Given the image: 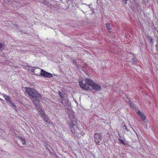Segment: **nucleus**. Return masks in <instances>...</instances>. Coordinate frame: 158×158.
Segmentation results:
<instances>
[{
	"label": "nucleus",
	"mask_w": 158,
	"mask_h": 158,
	"mask_svg": "<svg viewBox=\"0 0 158 158\" xmlns=\"http://www.w3.org/2000/svg\"><path fill=\"white\" fill-rule=\"evenodd\" d=\"M128 0H125V2H124L125 4H127V1Z\"/></svg>",
	"instance_id": "obj_18"
},
{
	"label": "nucleus",
	"mask_w": 158,
	"mask_h": 158,
	"mask_svg": "<svg viewBox=\"0 0 158 158\" xmlns=\"http://www.w3.org/2000/svg\"><path fill=\"white\" fill-rule=\"evenodd\" d=\"M59 94L60 96V99L62 100L61 103L63 104V101L65 99L67 95L65 93H61L60 91L59 93Z\"/></svg>",
	"instance_id": "obj_8"
},
{
	"label": "nucleus",
	"mask_w": 158,
	"mask_h": 158,
	"mask_svg": "<svg viewBox=\"0 0 158 158\" xmlns=\"http://www.w3.org/2000/svg\"><path fill=\"white\" fill-rule=\"evenodd\" d=\"M119 142L120 143H121L122 144H123L124 145H126L127 144L124 141L123 139L119 138L118 139Z\"/></svg>",
	"instance_id": "obj_10"
},
{
	"label": "nucleus",
	"mask_w": 158,
	"mask_h": 158,
	"mask_svg": "<svg viewBox=\"0 0 158 158\" xmlns=\"http://www.w3.org/2000/svg\"><path fill=\"white\" fill-rule=\"evenodd\" d=\"M40 72V74L45 77L49 78L53 76L52 74L46 72L42 69L41 70Z\"/></svg>",
	"instance_id": "obj_6"
},
{
	"label": "nucleus",
	"mask_w": 158,
	"mask_h": 158,
	"mask_svg": "<svg viewBox=\"0 0 158 158\" xmlns=\"http://www.w3.org/2000/svg\"><path fill=\"white\" fill-rule=\"evenodd\" d=\"M10 103L12 105V106H13V107H14V108H16V106H15V105L12 102V101L10 102Z\"/></svg>",
	"instance_id": "obj_14"
},
{
	"label": "nucleus",
	"mask_w": 158,
	"mask_h": 158,
	"mask_svg": "<svg viewBox=\"0 0 158 158\" xmlns=\"http://www.w3.org/2000/svg\"><path fill=\"white\" fill-rule=\"evenodd\" d=\"M78 83L80 87L85 90H90V86L94 90L98 91L101 89V86L89 78H86L84 79L80 80Z\"/></svg>",
	"instance_id": "obj_1"
},
{
	"label": "nucleus",
	"mask_w": 158,
	"mask_h": 158,
	"mask_svg": "<svg viewBox=\"0 0 158 158\" xmlns=\"http://www.w3.org/2000/svg\"><path fill=\"white\" fill-rule=\"evenodd\" d=\"M102 134L100 133H95L94 135V140L95 142L97 145H100V142L102 139Z\"/></svg>",
	"instance_id": "obj_5"
},
{
	"label": "nucleus",
	"mask_w": 158,
	"mask_h": 158,
	"mask_svg": "<svg viewBox=\"0 0 158 158\" xmlns=\"http://www.w3.org/2000/svg\"><path fill=\"white\" fill-rule=\"evenodd\" d=\"M137 114L138 115H139L140 119H141L142 121H144L146 118V117L144 115V114L141 113L139 111H138L137 112Z\"/></svg>",
	"instance_id": "obj_7"
},
{
	"label": "nucleus",
	"mask_w": 158,
	"mask_h": 158,
	"mask_svg": "<svg viewBox=\"0 0 158 158\" xmlns=\"http://www.w3.org/2000/svg\"><path fill=\"white\" fill-rule=\"evenodd\" d=\"M38 111L40 113V115L43 119L44 120L46 124L49 127L50 126H52V123L49 120V118L48 115L45 113L44 110H43L41 108L39 107V110H38Z\"/></svg>",
	"instance_id": "obj_4"
},
{
	"label": "nucleus",
	"mask_w": 158,
	"mask_h": 158,
	"mask_svg": "<svg viewBox=\"0 0 158 158\" xmlns=\"http://www.w3.org/2000/svg\"><path fill=\"white\" fill-rule=\"evenodd\" d=\"M129 105H130V107H131V108H132V109L134 110H136V108H135V107L134 105H133V103L131 102V103H129Z\"/></svg>",
	"instance_id": "obj_11"
},
{
	"label": "nucleus",
	"mask_w": 158,
	"mask_h": 158,
	"mask_svg": "<svg viewBox=\"0 0 158 158\" xmlns=\"http://www.w3.org/2000/svg\"><path fill=\"white\" fill-rule=\"evenodd\" d=\"M69 118L70 119V121L69 123V127L73 134L75 136L77 134L76 131L78 129L77 120L73 115L70 116Z\"/></svg>",
	"instance_id": "obj_3"
},
{
	"label": "nucleus",
	"mask_w": 158,
	"mask_h": 158,
	"mask_svg": "<svg viewBox=\"0 0 158 158\" xmlns=\"http://www.w3.org/2000/svg\"><path fill=\"white\" fill-rule=\"evenodd\" d=\"M35 70V67H33L32 69L31 70V71L32 73H34Z\"/></svg>",
	"instance_id": "obj_15"
},
{
	"label": "nucleus",
	"mask_w": 158,
	"mask_h": 158,
	"mask_svg": "<svg viewBox=\"0 0 158 158\" xmlns=\"http://www.w3.org/2000/svg\"><path fill=\"white\" fill-rule=\"evenodd\" d=\"M124 129H125V130H126L127 131H128V130L127 129V127L126 126H125V125H124Z\"/></svg>",
	"instance_id": "obj_16"
},
{
	"label": "nucleus",
	"mask_w": 158,
	"mask_h": 158,
	"mask_svg": "<svg viewBox=\"0 0 158 158\" xmlns=\"http://www.w3.org/2000/svg\"><path fill=\"white\" fill-rule=\"evenodd\" d=\"M106 28H107V29H108V31L110 32V30H111V28L110 27L109 24L108 23H106Z\"/></svg>",
	"instance_id": "obj_12"
},
{
	"label": "nucleus",
	"mask_w": 158,
	"mask_h": 158,
	"mask_svg": "<svg viewBox=\"0 0 158 158\" xmlns=\"http://www.w3.org/2000/svg\"><path fill=\"white\" fill-rule=\"evenodd\" d=\"M25 92L27 94L29 97L32 100L36 109L39 110L40 99L41 98V95L34 88L30 87L25 88Z\"/></svg>",
	"instance_id": "obj_2"
},
{
	"label": "nucleus",
	"mask_w": 158,
	"mask_h": 158,
	"mask_svg": "<svg viewBox=\"0 0 158 158\" xmlns=\"http://www.w3.org/2000/svg\"><path fill=\"white\" fill-rule=\"evenodd\" d=\"M73 64H75V65L77 67H78V65L77 64V63L75 59H74L73 60Z\"/></svg>",
	"instance_id": "obj_13"
},
{
	"label": "nucleus",
	"mask_w": 158,
	"mask_h": 158,
	"mask_svg": "<svg viewBox=\"0 0 158 158\" xmlns=\"http://www.w3.org/2000/svg\"><path fill=\"white\" fill-rule=\"evenodd\" d=\"M3 47V44H2L0 43V49L2 48Z\"/></svg>",
	"instance_id": "obj_17"
},
{
	"label": "nucleus",
	"mask_w": 158,
	"mask_h": 158,
	"mask_svg": "<svg viewBox=\"0 0 158 158\" xmlns=\"http://www.w3.org/2000/svg\"><path fill=\"white\" fill-rule=\"evenodd\" d=\"M3 97L6 101L9 102L11 101V100L9 96L5 95H3Z\"/></svg>",
	"instance_id": "obj_9"
}]
</instances>
